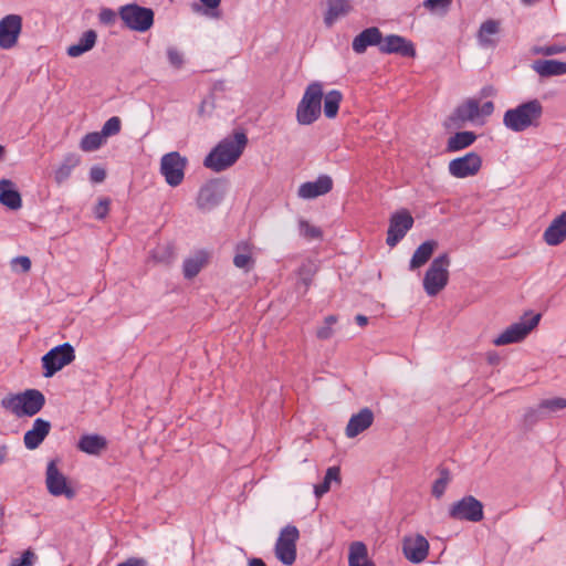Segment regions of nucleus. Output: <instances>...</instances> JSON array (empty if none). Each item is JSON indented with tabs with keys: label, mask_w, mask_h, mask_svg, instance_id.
I'll return each instance as SVG.
<instances>
[{
	"label": "nucleus",
	"mask_w": 566,
	"mask_h": 566,
	"mask_svg": "<svg viewBox=\"0 0 566 566\" xmlns=\"http://www.w3.org/2000/svg\"><path fill=\"white\" fill-rule=\"evenodd\" d=\"M248 144L244 132L235 130L221 139L203 160L206 168L220 172L231 167L242 155Z\"/></svg>",
	"instance_id": "f257e3e1"
},
{
	"label": "nucleus",
	"mask_w": 566,
	"mask_h": 566,
	"mask_svg": "<svg viewBox=\"0 0 566 566\" xmlns=\"http://www.w3.org/2000/svg\"><path fill=\"white\" fill-rule=\"evenodd\" d=\"M544 107L537 98L528 99L505 111L503 125L514 132L522 133L530 127H538Z\"/></svg>",
	"instance_id": "f03ea898"
},
{
	"label": "nucleus",
	"mask_w": 566,
	"mask_h": 566,
	"mask_svg": "<svg viewBox=\"0 0 566 566\" xmlns=\"http://www.w3.org/2000/svg\"><path fill=\"white\" fill-rule=\"evenodd\" d=\"M44 403V395L36 389H28L22 394L9 395L1 400V406L17 417H32L43 408Z\"/></svg>",
	"instance_id": "7ed1b4c3"
},
{
	"label": "nucleus",
	"mask_w": 566,
	"mask_h": 566,
	"mask_svg": "<svg viewBox=\"0 0 566 566\" xmlns=\"http://www.w3.org/2000/svg\"><path fill=\"white\" fill-rule=\"evenodd\" d=\"M323 86L319 82H313L306 87L296 108V119L300 125H311L322 114Z\"/></svg>",
	"instance_id": "20e7f679"
},
{
	"label": "nucleus",
	"mask_w": 566,
	"mask_h": 566,
	"mask_svg": "<svg viewBox=\"0 0 566 566\" xmlns=\"http://www.w3.org/2000/svg\"><path fill=\"white\" fill-rule=\"evenodd\" d=\"M451 259L447 252L434 258L423 277V290L429 296L438 295L449 282Z\"/></svg>",
	"instance_id": "39448f33"
},
{
	"label": "nucleus",
	"mask_w": 566,
	"mask_h": 566,
	"mask_svg": "<svg viewBox=\"0 0 566 566\" xmlns=\"http://www.w3.org/2000/svg\"><path fill=\"white\" fill-rule=\"evenodd\" d=\"M228 191V182L223 179H211L198 191L197 207L203 212H209L218 207Z\"/></svg>",
	"instance_id": "423d86ee"
},
{
	"label": "nucleus",
	"mask_w": 566,
	"mask_h": 566,
	"mask_svg": "<svg viewBox=\"0 0 566 566\" xmlns=\"http://www.w3.org/2000/svg\"><path fill=\"white\" fill-rule=\"evenodd\" d=\"M541 314H534L530 318L522 317L520 322L513 323L504 329L494 340V345L504 346L524 340L528 334L535 328L539 321Z\"/></svg>",
	"instance_id": "0eeeda50"
},
{
	"label": "nucleus",
	"mask_w": 566,
	"mask_h": 566,
	"mask_svg": "<svg viewBox=\"0 0 566 566\" xmlns=\"http://www.w3.org/2000/svg\"><path fill=\"white\" fill-rule=\"evenodd\" d=\"M119 17L128 29L138 32H145L154 24V11L135 3L122 7Z\"/></svg>",
	"instance_id": "6e6552de"
},
{
	"label": "nucleus",
	"mask_w": 566,
	"mask_h": 566,
	"mask_svg": "<svg viewBox=\"0 0 566 566\" xmlns=\"http://www.w3.org/2000/svg\"><path fill=\"white\" fill-rule=\"evenodd\" d=\"M75 359V352L71 344L64 343L53 347L42 357V366L44 368L43 376L52 377L66 365Z\"/></svg>",
	"instance_id": "1a4fd4ad"
},
{
	"label": "nucleus",
	"mask_w": 566,
	"mask_h": 566,
	"mask_svg": "<svg viewBox=\"0 0 566 566\" xmlns=\"http://www.w3.org/2000/svg\"><path fill=\"white\" fill-rule=\"evenodd\" d=\"M483 503L473 495H465L449 507V516L458 521L478 523L484 517Z\"/></svg>",
	"instance_id": "9d476101"
},
{
	"label": "nucleus",
	"mask_w": 566,
	"mask_h": 566,
	"mask_svg": "<svg viewBox=\"0 0 566 566\" xmlns=\"http://www.w3.org/2000/svg\"><path fill=\"white\" fill-rule=\"evenodd\" d=\"M187 158L178 151L165 154L160 159V172L166 182L171 187L179 186L185 177Z\"/></svg>",
	"instance_id": "9b49d317"
},
{
	"label": "nucleus",
	"mask_w": 566,
	"mask_h": 566,
	"mask_svg": "<svg viewBox=\"0 0 566 566\" xmlns=\"http://www.w3.org/2000/svg\"><path fill=\"white\" fill-rule=\"evenodd\" d=\"M415 220L407 209H401L390 216L389 226L387 230L386 243L394 248L413 227Z\"/></svg>",
	"instance_id": "f8f14e48"
},
{
	"label": "nucleus",
	"mask_w": 566,
	"mask_h": 566,
	"mask_svg": "<svg viewBox=\"0 0 566 566\" xmlns=\"http://www.w3.org/2000/svg\"><path fill=\"white\" fill-rule=\"evenodd\" d=\"M318 270L319 265L316 260L311 258L301 260L297 268L291 273V277L295 280L294 291L297 296H304L308 292Z\"/></svg>",
	"instance_id": "ddd939ff"
},
{
	"label": "nucleus",
	"mask_w": 566,
	"mask_h": 566,
	"mask_svg": "<svg viewBox=\"0 0 566 566\" xmlns=\"http://www.w3.org/2000/svg\"><path fill=\"white\" fill-rule=\"evenodd\" d=\"M482 163V157L478 153L470 151L452 159L448 165V170L452 177L463 179L475 176L480 171Z\"/></svg>",
	"instance_id": "4468645a"
},
{
	"label": "nucleus",
	"mask_w": 566,
	"mask_h": 566,
	"mask_svg": "<svg viewBox=\"0 0 566 566\" xmlns=\"http://www.w3.org/2000/svg\"><path fill=\"white\" fill-rule=\"evenodd\" d=\"M380 53L382 54H398L403 57H416L417 51L412 41L398 34H389L382 36Z\"/></svg>",
	"instance_id": "2eb2a0df"
},
{
	"label": "nucleus",
	"mask_w": 566,
	"mask_h": 566,
	"mask_svg": "<svg viewBox=\"0 0 566 566\" xmlns=\"http://www.w3.org/2000/svg\"><path fill=\"white\" fill-rule=\"evenodd\" d=\"M46 488L54 496L64 495L66 499L75 496L74 490L67 484L66 478L59 471L54 461H51L46 468Z\"/></svg>",
	"instance_id": "dca6fc26"
},
{
	"label": "nucleus",
	"mask_w": 566,
	"mask_h": 566,
	"mask_svg": "<svg viewBox=\"0 0 566 566\" xmlns=\"http://www.w3.org/2000/svg\"><path fill=\"white\" fill-rule=\"evenodd\" d=\"M22 29V19L18 14H9L0 20V48H13Z\"/></svg>",
	"instance_id": "f3484780"
},
{
	"label": "nucleus",
	"mask_w": 566,
	"mask_h": 566,
	"mask_svg": "<svg viewBox=\"0 0 566 566\" xmlns=\"http://www.w3.org/2000/svg\"><path fill=\"white\" fill-rule=\"evenodd\" d=\"M402 553L409 562L413 564L421 563L428 556L429 542L421 534L405 536L402 539Z\"/></svg>",
	"instance_id": "a211bd4d"
},
{
	"label": "nucleus",
	"mask_w": 566,
	"mask_h": 566,
	"mask_svg": "<svg viewBox=\"0 0 566 566\" xmlns=\"http://www.w3.org/2000/svg\"><path fill=\"white\" fill-rule=\"evenodd\" d=\"M333 186V178L322 174L314 181L303 182L297 189V196L304 200H312L331 192Z\"/></svg>",
	"instance_id": "6ab92c4d"
},
{
	"label": "nucleus",
	"mask_w": 566,
	"mask_h": 566,
	"mask_svg": "<svg viewBox=\"0 0 566 566\" xmlns=\"http://www.w3.org/2000/svg\"><path fill=\"white\" fill-rule=\"evenodd\" d=\"M381 40V31L377 27H369L354 38L352 46L355 53L363 54L369 46H378L380 50Z\"/></svg>",
	"instance_id": "aec40b11"
},
{
	"label": "nucleus",
	"mask_w": 566,
	"mask_h": 566,
	"mask_svg": "<svg viewBox=\"0 0 566 566\" xmlns=\"http://www.w3.org/2000/svg\"><path fill=\"white\" fill-rule=\"evenodd\" d=\"M373 422L374 412L370 408L365 407L349 418L345 433L347 438H355L367 430L373 424Z\"/></svg>",
	"instance_id": "412c9836"
},
{
	"label": "nucleus",
	"mask_w": 566,
	"mask_h": 566,
	"mask_svg": "<svg viewBox=\"0 0 566 566\" xmlns=\"http://www.w3.org/2000/svg\"><path fill=\"white\" fill-rule=\"evenodd\" d=\"M544 241L552 247H556L566 239V210L557 216L543 233Z\"/></svg>",
	"instance_id": "4be33fe9"
},
{
	"label": "nucleus",
	"mask_w": 566,
	"mask_h": 566,
	"mask_svg": "<svg viewBox=\"0 0 566 566\" xmlns=\"http://www.w3.org/2000/svg\"><path fill=\"white\" fill-rule=\"evenodd\" d=\"M51 429V424L49 421L38 418L33 422V427L31 430L27 431L24 434V444L29 450L36 449L45 437L49 434Z\"/></svg>",
	"instance_id": "5701e85b"
},
{
	"label": "nucleus",
	"mask_w": 566,
	"mask_h": 566,
	"mask_svg": "<svg viewBox=\"0 0 566 566\" xmlns=\"http://www.w3.org/2000/svg\"><path fill=\"white\" fill-rule=\"evenodd\" d=\"M438 241L436 240H426L422 242L413 252L410 262H409V270L415 271L424 264L428 263V261L433 255L434 251L438 248Z\"/></svg>",
	"instance_id": "b1692460"
},
{
	"label": "nucleus",
	"mask_w": 566,
	"mask_h": 566,
	"mask_svg": "<svg viewBox=\"0 0 566 566\" xmlns=\"http://www.w3.org/2000/svg\"><path fill=\"white\" fill-rule=\"evenodd\" d=\"M0 203L11 210H18L22 206L21 196L9 179L0 180Z\"/></svg>",
	"instance_id": "393cba45"
},
{
	"label": "nucleus",
	"mask_w": 566,
	"mask_h": 566,
	"mask_svg": "<svg viewBox=\"0 0 566 566\" xmlns=\"http://www.w3.org/2000/svg\"><path fill=\"white\" fill-rule=\"evenodd\" d=\"M541 77H552L566 74V62L558 60H536L532 65Z\"/></svg>",
	"instance_id": "a878e982"
},
{
	"label": "nucleus",
	"mask_w": 566,
	"mask_h": 566,
	"mask_svg": "<svg viewBox=\"0 0 566 566\" xmlns=\"http://www.w3.org/2000/svg\"><path fill=\"white\" fill-rule=\"evenodd\" d=\"M478 135L472 130H461L454 133L448 138L446 151L457 153L463 150L475 143Z\"/></svg>",
	"instance_id": "bb28decb"
},
{
	"label": "nucleus",
	"mask_w": 566,
	"mask_h": 566,
	"mask_svg": "<svg viewBox=\"0 0 566 566\" xmlns=\"http://www.w3.org/2000/svg\"><path fill=\"white\" fill-rule=\"evenodd\" d=\"M350 10L349 0H327V11L324 15L325 25L332 27L339 17L346 15Z\"/></svg>",
	"instance_id": "cd10ccee"
},
{
	"label": "nucleus",
	"mask_w": 566,
	"mask_h": 566,
	"mask_svg": "<svg viewBox=\"0 0 566 566\" xmlns=\"http://www.w3.org/2000/svg\"><path fill=\"white\" fill-rule=\"evenodd\" d=\"M480 115V106L476 99H468L465 103L459 105L452 115L450 116V120L453 123L461 122L464 123L467 120H473L475 117Z\"/></svg>",
	"instance_id": "c85d7f7f"
},
{
	"label": "nucleus",
	"mask_w": 566,
	"mask_h": 566,
	"mask_svg": "<svg viewBox=\"0 0 566 566\" xmlns=\"http://www.w3.org/2000/svg\"><path fill=\"white\" fill-rule=\"evenodd\" d=\"M285 532V566H291L296 559V542L300 538V531L295 525L287 524Z\"/></svg>",
	"instance_id": "c756f323"
},
{
	"label": "nucleus",
	"mask_w": 566,
	"mask_h": 566,
	"mask_svg": "<svg viewBox=\"0 0 566 566\" xmlns=\"http://www.w3.org/2000/svg\"><path fill=\"white\" fill-rule=\"evenodd\" d=\"M96 39L97 34L94 30L85 31L76 44H72L67 48V55L71 57L81 56L94 48Z\"/></svg>",
	"instance_id": "7c9ffc66"
},
{
	"label": "nucleus",
	"mask_w": 566,
	"mask_h": 566,
	"mask_svg": "<svg viewBox=\"0 0 566 566\" xmlns=\"http://www.w3.org/2000/svg\"><path fill=\"white\" fill-rule=\"evenodd\" d=\"M500 31V22L493 19H488L484 21L479 29L478 40L481 46L483 48H494L496 45V41L491 35L497 34Z\"/></svg>",
	"instance_id": "2f4dec72"
},
{
	"label": "nucleus",
	"mask_w": 566,
	"mask_h": 566,
	"mask_svg": "<svg viewBox=\"0 0 566 566\" xmlns=\"http://www.w3.org/2000/svg\"><path fill=\"white\" fill-rule=\"evenodd\" d=\"M348 564L349 566H376L375 563L368 558L367 547L363 542H353L350 544Z\"/></svg>",
	"instance_id": "473e14b6"
},
{
	"label": "nucleus",
	"mask_w": 566,
	"mask_h": 566,
	"mask_svg": "<svg viewBox=\"0 0 566 566\" xmlns=\"http://www.w3.org/2000/svg\"><path fill=\"white\" fill-rule=\"evenodd\" d=\"M106 446V439L98 434H85L77 443L78 449L88 454H99Z\"/></svg>",
	"instance_id": "72a5a7b5"
},
{
	"label": "nucleus",
	"mask_w": 566,
	"mask_h": 566,
	"mask_svg": "<svg viewBox=\"0 0 566 566\" xmlns=\"http://www.w3.org/2000/svg\"><path fill=\"white\" fill-rule=\"evenodd\" d=\"M324 106L323 112L326 118L333 119L337 116L339 105L343 101V94L338 90H331L326 94L323 93Z\"/></svg>",
	"instance_id": "f704fd0d"
},
{
	"label": "nucleus",
	"mask_w": 566,
	"mask_h": 566,
	"mask_svg": "<svg viewBox=\"0 0 566 566\" xmlns=\"http://www.w3.org/2000/svg\"><path fill=\"white\" fill-rule=\"evenodd\" d=\"M233 264L238 269L249 271L253 268L254 261L252 259L251 247L247 242H240L235 248V255L233 258Z\"/></svg>",
	"instance_id": "c9c22d12"
},
{
	"label": "nucleus",
	"mask_w": 566,
	"mask_h": 566,
	"mask_svg": "<svg viewBox=\"0 0 566 566\" xmlns=\"http://www.w3.org/2000/svg\"><path fill=\"white\" fill-rule=\"evenodd\" d=\"M340 469L338 467H329L321 483L314 486V494L316 497H322L331 490L332 482L340 483Z\"/></svg>",
	"instance_id": "e433bc0d"
},
{
	"label": "nucleus",
	"mask_w": 566,
	"mask_h": 566,
	"mask_svg": "<svg viewBox=\"0 0 566 566\" xmlns=\"http://www.w3.org/2000/svg\"><path fill=\"white\" fill-rule=\"evenodd\" d=\"M80 164V157L75 154H69L64 157L61 165L56 168L54 172L55 181L61 185L72 174V170Z\"/></svg>",
	"instance_id": "4c0bfd02"
},
{
	"label": "nucleus",
	"mask_w": 566,
	"mask_h": 566,
	"mask_svg": "<svg viewBox=\"0 0 566 566\" xmlns=\"http://www.w3.org/2000/svg\"><path fill=\"white\" fill-rule=\"evenodd\" d=\"M298 235L311 241V240H322L323 231L319 227L311 224L305 219H298Z\"/></svg>",
	"instance_id": "58836bf2"
},
{
	"label": "nucleus",
	"mask_w": 566,
	"mask_h": 566,
	"mask_svg": "<svg viewBox=\"0 0 566 566\" xmlns=\"http://www.w3.org/2000/svg\"><path fill=\"white\" fill-rule=\"evenodd\" d=\"M105 142L103 135L97 132L86 134L80 144V147L83 151L90 153L98 149Z\"/></svg>",
	"instance_id": "ea45409f"
},
{
	"label": "nucleus",
	"mask_w": 566,
	"mask_h": 566,
	"mask_svg": "<svg viewBox=\"0 0 566 566\" xmlns=\"http://www.w3.org/2000/svg\"><path fill=\"white\" fill-rule=\"evenodd\" d=\"M440 476L433 482L431 493L434 497L440 499L450 481V471L447 468L440 469Z\"/></svg>",
	"instance_id": "a19ab883"
},
{
	"label": "nucleus",
	"mask_w": 566,
	"mask_h": 566,
	"mask_svg": "<svg viewBox=\"0 0 566 566\" xmlns=\"http://www.w3.org/2000/svg\"><path fill=\"white\" fill-rule=\"evenodd\" d=\"M205 259L203 256H196L193 259H188L184 263V274L186 277L191 279L196 276L201 268L203 266Z\"/></svg>",
	"instance_id": "79ce46f5"
},
{
	"label": "nucleus",
	"mask_w": 566,
	"mask_h": 566,
	"mask_svg": "<svg viewBox=\"0 0 566 566\" xmlns=\"http://www.w3.org/2000/svg\"><path fill=\"white\" fill-rule=\"evenodd\" d=\"M565 408L566 399L559 397L545 399L539 403V411H543V413H545V411L555 412Z\"/></svg>",
	"instance_id": "37998d69"
},
{
	"label": "nucleus",
	"mask_w": 566,
	"mask_h": 566,
	"mask_svg": "<svg viewBox=\"0 0 566 566\" xmlns=\"http://www.w3.org/2000/svg\"><path fill=\"white\" fill-rule=\"evenodd\" d=\"M120 119L117 116H113L105 122V124L102 127L101 134L104 138L114 136L119 133L120 130Z\"/></svg>",
	"instance_id": "c03bdc74"
},
{
	"label": "nucleus",
	"mask_w": 566,
	"mask_h": 566,
	"mask_svg": "<svg viewBox=\"0 0 566 566\" xmlns=\"http://www.w3.org/2000/svg\"><path fill=\"white\" fill-rule=\"evenodd\" d=\"M337 322L335 315H328L324 319V326L319 327L316 332V336L319 339H328L333 335L332 325Z\"/></svg>",
	"instance_id": "a18cd8bd"
},
{
	"label": "nucleus",
	"mask_w": 566,
	"mask_h": 566,
	"mask_svg": "<svg viewBox=\"0 0 566 566\" xmlns=\"http://www.w3.org/2000/svg\"><path fill=\"white\" fill-rule=\"evenodd\" d=\"M171 255L172 252L168 245L158 247L151 252V259L157 263H168Z\"/></svg>",
	"instance_id": "49530a36"
},
{
	"label": "nucleus",
	"mask_w": 566,
	"mask_h": 566,
	"mask_svg": "<svg viewBox=\"0 0 566 566\" xmlns=\"http://www.w3.org/2000/svg\"><path fill=\"white\" fill-rule=\"evenodd\" d=\"M564 52H566V45L555 43L545 46L534 48V53L543 55H555Z\"/></svg>",
	"instance_id": "de8ad7c7"
},
{
	"label": "nucleus",
	"mask_w": 566,
	"mask_h": 566,
	"mask_svg": "<svg viewBox=\"0 0 566 566\" xmlns=\"http://www.w3.org/2000/svg\"><path fill=\"white\" fill-rule=\"evenodd\" d=\"M167 57L169 63L176 67L180 69L184 64V55L175 46H169L167 49Z\"/></svg>",
	"instance_id": "09e8293b"
},
{
	"label": "nucleus",
	"mask_w": 566,
	"mask_h": 566,
	"mask_svg": "<svg viewBox=\"0 0 566 566\" xmlns=\"http://www.w3.org/2000/svg\"><path fill=\"white\" fill-rule=\"evenodd\" d=\"M453 0H424L422 6L431 11H438V10H447Z\"/></svg>",
	"instance_id": "8fccbe9b"
},
{
	"label": "nucleus",
	"mask_w": 566,
	"mask_h": 566,
	"mask_svg": "<svg viewBox=\"0 0 566 566\" xmlns=\"http://www.w3.org/2000/svg\"><path fill=\"white\" fill-rule=\"evenodd\" d=\"M111 201L107 198H102L98 200L97 205L94 207V216L97 219H104L109 211Z\"/></svg>",
	"instance_id": "3c124183"
},
{
	"label": "nucleus",
	"mask_w": 566,
	"mask_h": 566,
	"mask_svg": "<svg viewBox=\"0 0 566 566\" xmlns=\"http://www.w3.org/2000/svg\"><path fill=\"white\" fill-rule=\"evenodd\" d=\"M11 265L13 270L20 269L21 272L27 273L31 269V260L29 256H17L11 261Z\"/></svg>",
	"instance_id": "603ef678"
},
{
	"label": "nucleus",
	"mask_w": 566,
	"mask_h": 566,
	"mask_svg": "<svg viewBox=\"0 0 566 566\" xmlns=\"http://www.w3.org/2000/svg\"><path fill=\"white\" fill-rule=\"evenodd\" d=\"M35 555L30 549L25 551L19 559H14L11 566H32Z\"/></svg>",
	"instance_id": "864d4df0"
},
{
	"label": "nucleus",
	"mask_w": 566,
	"mask_h": 566,
	"mask_svg": "<svg viewBox=\"0 0 566 566\" xmlns=\"http://www.w3.org/2000/svg\"><path fill=\"white\" fill-rule=\"evenodd\" d=\"M106 177V172L103 168L94 166L91 168L90 178L93 182H102Z\"/></svg>",
	"instance_id": "5fc2aeb1"
},
{
	"label": "nucleus",
	"mask_w": 566,
	"mask_h": 566,
	"mask_svg": "<svg viewBox=\"0 0 566 566\" xmlns=\"http://www.w3.org/2000/svg\"><path fill=\"white\" fill-rule=\"evenodd\" d=\"M117 566H147V562L140 557H130L125 562L117 564Z\"/></svg>",
	"instance_id": "6e6d98bb"
},
{
	"label": "nucleus",
	"mask_w": 566,
	"mask_h": 566,
	"mask_svg": "<svg viewBox=\"0 0 566 566\" xmlns=\"http://www.w3.org/2000/svg\"><path fill=\"white\" fill-rule=\"evenodd\" d=\"M275 556L280 562H283V530L279 532L275 544Z\"/></svg>",
	"instance_id": "4d7b16f0"
},
{
	"label": "nucleus",
	"mask_w": 566,
	"mask_h": 566,
	"mask_svg": "<svg viewBox=\"0 0 566 566\" xmlns=\"http://www.w3.org/2000/svg\"><path fill=\"white\" fill-rule=\"evenodd\" d=\"M115 13L111 9H105L99 13V19L103 23L109 24L115 20Z\"/></svg>",
	"instance_id": "13d9d810"
},
{
	"label": "nucleus",
	"mask_w": 566,
	"mask_h": 566,
	"mask_svg": "<svg viewBox=\"0 0 566 566\" xmlns=\"http://www.w3.org/2000/svg\"><path fill=\"white\" fill-rule=\"evenodd\" d=\"M494 112V104L491 101H488L483 103V105L480 107V115L482 116H490Z\"/></svg>",
	"instance_id": "bf43d9fd"
},
{
	"label": "nucleus",
	"mask_w": 566,
	"mask_h": 566,
	"mask_svg": "<svg viewBox=\"0 0 566 566\" xmlns=\"http://www.w3.org/2000/svg\"><path fill=\"white\" fill-rule=\"evenodd\" d=\"M539 415H544L543 411H539V408L537 410L532 409L528 412H526L525 421L533 423L538 419Z\"/></svg>",
	"instance_id": "052dcab7"
},
{
	"label": "nucleus",
	"mask_w": 566,
	"mask_h": 566,
	"mask_svg": "<svg viewBox=\"0 0 566 566\" xmlns=\"http://www.w3.org/2000/svg\"><path fill=\"white\" fill-rule=\"evenodd\" d=\"M201 3L210 10H214L220 6L221 0H200Z\"/></svg>",
	"instance_id": "680f3d73"
},
{
	"label": "nucleus",
	"mask_w": 566,
	"mask_h": 566,
	"mask_svg": "<svg viewBox=\"0 0 566 566\" xmlns=\"http://www.w3.org/2000/svg\"><path fill=\"white\" fill-rule=\"evenodd\" d=\"M355 321L360 327H364L368 324V317L363 314H357Z\"/></svg>",
	"instance_id": "e2e57ef3"
},
{
	"label": "nucleus",
	"mask_w": 566,
	"mask_h": 566,
	"mask_svg": "<svg viewBox=\"0 0 566 566\" xmlns=\"http://www.w3.org/2000/svg\"><path fill=\"white\" fill-rule=\"evenodd\" d=\"M500 356L496 353H490L488 355V361L490 365H497L500 363Z\"/></svg>",
	"instance_id": "0e129e2a"
},
{
	"label": "nucleus",
	"mask_w": 566,
	"mask_h": 566,
	"mask_svg": "<svg viewBox=\"0 0 566 566\" xmlns=\"http://www.w3.org/2000/svg\"><path fill=\"white\" fill-rule=\"evenodd\" d=\"M481 94L482 96H493L495 94V90L493 86L488 85L481 90Z\"/></svg>",
	"instance_id": "69168bd1"
},
{
	"label": "nucleus",
	"mask_w": 566,
	"mask_h": 566,
	"mask_svg": "<svg viewBox=\"0 0 566 566\" xmlns=\"http://www.w3.org/2000/svg\"><path fill=\"white\" fill-rule=\"evenodd\" d=\"M248 566H266L265 563L260 558H252Z\"/></svg>",
	"instance_id": "338daca9"
},
{
	"label": "nucleus",
	"mask_w": 566,
	"mask_h": 566,
	"mask_svg": "<svg viewBox=\"0 0 566 566\" xmlns=\"http://www.w3.org/2000/svg\"><path fill=\"white\" fill-rule=\"evenodd\" d=\"M7 455V450L4 447H0V464L4 461V458Z\"/></svg>",
	"instance_id": "774afa93"
}]
</instances>
